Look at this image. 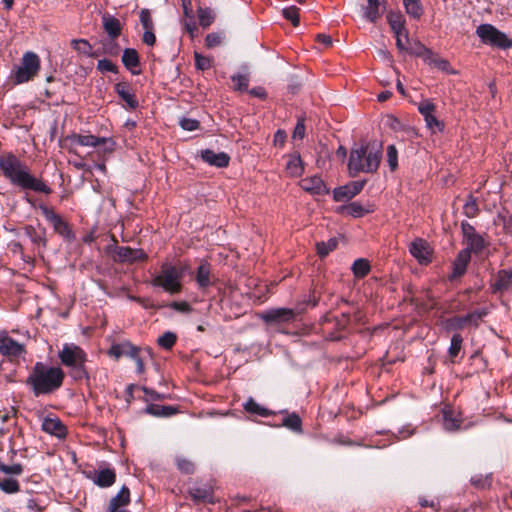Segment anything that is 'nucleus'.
Returning <instances> with one entry per match:
<instances>
[{"instance_id":"nucleus-1","label":"nucleus","mask_w":512,"mask_h":512,"mask_svg":"<svg viewBox=\"0 0 512 512\" xmlns=\"http://www.w3.org/2000/svg\"><path fill=\"white\" fill-rule=\"evenodd\" d=\"M0 170L13 184L22 189L49 194L51 189L41 180L30 174L28 167L14 155L0 157Z\"/></svg>"},{"instance_id":"nucleus-2","label":"nucleus","mask_w":512,"mask_h":512,"mask_svg":"<svg viewBox=\"0 0 512 512\" xmlns=\"http://www.w3.org/2000/svg\"><path fill=\"white\" fill-rule=\"evenodd\" d=\"M382 158V144L373 141L351 149L348 169L351 175L377 171Z\"/></svg>"},{"instance_id":"nucleus-3","label":"nucleus","mask_w":512,"mask_h":512,"mask_svg":"<svg viewBox=\"0 0 512 512\" xmlns=\"http://www.w3.org/2000/svg\"><path fill=\"white\" fill-rule=\"evenodd\" d=\"M64 372L59 367H52L37 362L27 378L35 396L49 394L61 387Z\"/></svg>"},{"instance_id":"nucleus-4","label":"nucleus","mask_w":512,"mask_h":512,"mask_svg":"<svg viewBox=\"0 0 512 512\" xmlns=\"http://www.w3.org/2000/svg\"><path fill=\"white\" fill-rule=\"evenodd\" d=\"M58 357L74 379L80 380L87 377L85 369L87 355L81 347L74 343H65L58 352Z\"/></svg>"},{"instance_id":"nucleus-5","label":"nucleus","mask_w":512,"mask_h":512,"mask_svg":"<svg viewBox=\"0 0 512 512\" xmlns=\"http://www.w3.org/2000/svg\"><path fill=\"white\" fill-rule=\"evenodd\" d=\"M183 271L170 263H163L160 272L153 277L151 284L160 287L170 294H177L182 288Z\"/></svg>"},{"instance_id":"nucleus-6","label":"nucleus","mask_w":512,"mask_h":512,"mask_svg":"<svg viewBox=\"0 0 512 512\" xmlns=\"http://www.w3.org/2000/svg\"><path fill=\"white\" fill-rule=\"evenodd\" d=\"M40 70V58L32 52L27 51L23 54L21 62L12 71V80L14 84H23L32 80Z\"/></svg>"},{"instance_id":"nucleus-7","label":"nucleus","mask_w":512,"mask_h":512,"mask_svg":"<svg viewBox=\"0 0 512 512\" xmlns=\"http://www.w3.org/2000/svg\"><path fill=\"white\" fill-rule=\"evenodd\" d=\"M476 35L485 45L507 49L512 47V40L492 24H481L476 29Z\"/></svg>"},{"instance_id":"nucleus-8","label":"nucleus","mask_w":512,"mask_h":512,"mask_svg":"<svg viewBox=\"0 0 512 512\" xmlns=\"http://www.w3.org/2000/svg\"><path fill=\"white\" fill-rule=\"evenodd\" d=\"M25 353L23 344L15 341L6 333L0 335V354L8 358H19Z\"/></svg>"},{"instance_id":"nucleus-9","label":"nucleus","mask_w":512,"mask_h":512,"mask_svg":"<svg viewBox=\"0 0 512 512\" xmlns=\"http://www.w3.org/2000/svg\"><path fill=\"white\" fill-rule=\"evenodd\" d=\"M39 209L41 210L45 219L53 225L56 233L66 238L71 236V231L68 228V225L64 222L60 215L56 214L52 209L45 205H40Z\"/></svg>"},{"instance_id":"nucleus-10","label":"nucleus","mask_w":512,"mask_h":512,"mask_svg":"<svg viewBox=\"0 0 512 512\" xmlns=\"http://www.w3.org/2000/svg\"><path fill=\"white\" fill-rule=\"evenodd\" d=\"M365 185V181H353L346 185L335 188L333 198L337 202H344L359 194Z\"/></svg>"},{"instance_id":"nucleus-11","label":"nucleus","mask_w":512,"mask_h":512,"mask_svg":"<svg viewBox=\"0 0 512 512\" xmlns=\"http://www.w3.org/2000/svg\"><path fill=\"white\" fill-rule=\"evenodd\" d=\"M188 493L196 503H214L213 488L210 484L195 483L189 487Z\"/></svg>"},{"instance_id":"nucleus-12","label":"nucleus","mask_w":512,"mask_h":512,"mask_svg":"<svg viewBox=\"0 0 512 512\" xmlns=\"http://www.w3.org/2000/svg\"><path fill=\"white\" fill-rule=\"evenodd\" d=\"M410 253L420 264H427L431 261L432 250L429 244L423 239H416L410 245Z\"/></svg>"},{"instance_id":"nucleus-13","label":"nucleus","mask_w":512,"mask_h":512,"mask_svg":"<svg viewBox=\"0 0 512 512\" xmlns=\"http://www.w3.org/2000/svg\"><path fill=\"white\" fill-rule=\"evenodd\" d=\"M294 317V311L288 308L270 309L262 314V319L267 323H287Z\"/></svg>"},{"instance_id":"nucleus-14","label":"nucleus","mask_w":512,"mask_h":512,"mask_svg":"<svg viewBox=\"0 0 512 512\" xmlns=\"http://www.w3.org/2000/svg\"><path fill=\"white\" fill-rule=\"evenodd\" d=\"M146 257V254L140 249H132L130 247H119L115 246L113 248V258L114 260L120 262H134L137 260H142Z\"/></svg>"},{"instance_id":"nucleus-15","label":"nucleus","mask_w":512,"mask_h":512,"mask_svg":"<svg viewBox=\"0 0 512 512\" xmlns=\"http://www.w3.org/2000/svg\"><path fill=\"white\" fill-rule=\"evenodd\" d=\"M462 420L460 414L449 406L442 409V426L445 431L453 432L460 428Z\"/></svg>"},{"instance_id":"nucleus-16","label":"nucleus","mask_w":512,"mask_h":512,"mask_svg":"<svg viewBox=\"0 0 512 512\" xmlns=\"http://www.w3.org/2000/svg\"><path fill=\"white\" fill-rule=\"evenodd\" d=\"M300 186L303 190L311 194L323 195L328 193V189L323 180L317 175L302 179Z\"/></svg>"},{"instance_id":"nucleus-17","label":"nucleus","mask_w":512,"mask_h":512,"mask_svg":"<svg viewBox=\"0 0 512 512\" xmlns=\"http://www.w3.org/2000/svg\"><path fill=\"white\" fill-rule=\"evenodd\" d=\"M387 21L394 35H404L405 41L410 43L409 33L405 27V20L401 13L393 11L389 12L387 15Z\"/></svg>"},{"instance_id":"nucleus-18","label":"nucleus","mask_w":512,"mask_h":512,"mask_svg":"<svg viewBox=\"0 0 512 512\" xmlns=\"http://www.w3.org/2000/svg\"><path fill=\"white\" fill-rule=\"evenodd\" d=\"M201 158L204 162L218 168L226 167L229 164V156L225 152H215L210 149L202 151Z\"/></svg>"},{"instance_id":"nucleus-19","label":"nucleus","mask_w":512,"mask_h":512,"mask_svg":"<svg viewBox=\"0 0 512 512\" xmlns=\"http://www.w3.org/2000/svg\"><path fill=\"white\" fill-rule=\"evenodd\" d=\"M42 429L48 434L62 438L66 435V427L59 418L46 417L42 421Z\"/></svg>"},{"instance_id":"nucleus-20","label":"nucleus","mask_w":512,"mask_h":512,"mask_svg":"<svg viewBox=\"0 0 512 512\" xmlns=\"http://www.w3.org/2000/svg\"><path fill=\"white\" fill-rule=\"evenodd\" d=\"M90 478L99 487H109L115 482L116 474L113 469L103 468L95 471Z\"/></svg>"},{"instance_id":"nucleus-21","label":"nucleus","mask_w":512,"mask_h":512,"mask_svg":"<svg viewBox=\"0 0 512 512\" xmlns=\"http://www.w3.org/2000/svg\"><path fill=\"white\" fill-rule=\"evenodd\" d=\"M385 0H367V6L365 7L364 17L374 23L385 11Z\"/></svg>"},{"instance_id":"nucleus-22","label":"nucleus","mask_w":512,"mask_h":512,"mask_svg":"<svg viewBox=\"0 0 512 512\" xmlns=\"http://www.w3.org/2000/svg\"><path fill=\"white\" fill-rule=\"evenodd\" d=\"M139 353V350L136 346H133L129 342L119 343L112 345L109 350V354L115 358H120L122 356H128L130 358H136V355Z\"/></svg>"},{"instance_id":"nucleus-23","label":"nucleus","mask_w":512,"mask_h":512,"mask_svg":"<svg viewBox=\"0 0 512 512\" xmlns=\"http://www.w3.org/2000/svg\"><path fill=\"white\" fill-rule=\"evenodd\" d=\"M471 255H469L468 251L461 250L454 263H453V272L451 278H457L462 276L467 269V265L470 261Z\"/></svg>"},{"instance_id":"nucleus-24","label":"nucleus","mask_w":512,"mask_h":512,"mask_svg":"<svg viewBox=\"0 0 512 512\" xmlns=\"http://www.w3.org/2000/svg\"><path fill=\"white\" fill-rule=\"evenodd\" d=\"M115 90L119 97L125 101L127 106L130 109H135L138 107V101L135 95L130 91L128 84L126 83H118L115 85Z\"/></svg>"},{"instance_id":"nucleus-25","label":"nucleus","mask_w":512,"mask_h":512,"mask_svg":"<svg viewBox=\"0 0 512 512\" xmlns=\"http://www.w3.org/2000/svg\"><path fill=\"white\" fill-rule=\"evenodd\" d=\"M285 169L287 174L291 177H298L303 173V163L298 153H293L288 156Z\"/></svg>"},{"instance_id":"nucleus-26","label":"nucleus","mask_w":512,"mask_h":512,"mask_svg":"<svg viewBox=\"0 0 512 512\" xmlns=\"http://www.w3.org/2000/svg\"><path fill=\"white\" fill-rule=\"evenodd\" d=\"M144 412L154 417H170L177 412V409L174 406L149 404Z\"/></svg>"},{"instance_id":"nucleus-27","label":"nucleus","mask_w":512,"mask_h":512,"mask_svg":"<svg viewBox=\"0 0 512 512\" xmlns=\"http://www.w3.org/2000/svg\"><path fill=\"white\" fill-rule=\"evenodd\" d=\"M25 235L31 240V242L37 246H46L45 229H37L32 225H27L24 228Z\"/></svg>"},{"instance_id":"nucleus-28","label":"nucleus","mask_w":512,"mask_h":512,"mask_svg":"<svg viewBox=\"0 0 512 512\" xmlns=\"http://www.w3.org/2000/svg\"><path fill=\"white\" fill-rule=\"evenodd\" d=\"M338 211L350 215L352 217L358 218L362 217L366 213H369L371 209L369 208V206H363L359 202H351L346 206H341L338 209Z\"/></svg>"},{"instance_id":"nucleus-29","label":"nucleus","mask_w":512,"mask_h":512,"mask_svg":"<svg viewBox=\"0 0 512 512\" xmlns=\"http://www.w3.org/2000/svg\"><path fill=\"white\" fill-rule=\"evenodd\" d=\"M103 20V26L107 34L112 38L115 39L119 36L121 32V25L118 19H116L113 16L110 15H104L102 17Z\"/></svg>"},{"instance_id":"nucleus-30","label":"nucleus","mask_w":512,"mask_h":512,"mask_svg":"<svg viewBox=\"0 0 512 512\" xmlns=\"http://www.w3.org/2000/svg\"><path fill=\"white\" fill-rule=\"evenodd\" d=\"M130 501V492L129 489L125 486L121 488V490L117 493L115 497H113L110 501L109 510L115 509H125L124 507Z\"/></svg>"},{"instance_id":"nucleus-31","label":"nucleus","mask_w":512,"mask_h":512,"mask_svg":"<svg viewBox=\"0 0 512 512\" xmlns=\"http://www.w3.org/2000/svg\"><path fill=\"white\" fill-rule=\"evenodd\" d=\"M512 285V270L500 271L498 273L497 279L493 284L494 291H503L508 289Z\"/></svg>"},{"instance_id":"nucleus-32","label":"nucleus","mask_w":512,"mask_h":512,"mask_svg":"<svg viewBox=\"0 0 512 512\" xmlns=\"http://www.w3.org/2000/svg\"><path fill=\"white\" fill-rule=\"evenodd\" d=\"M71 45L78 53L88 57H97L99 55L98 52L93 51L92 46L85 39H74L71 41Z\"/></svg>"},{"instance_id":"nucleus-33","label":"nucleus","mask_w":512,"mask_h":512,"mask_svg":"<svg viewBox=\"0 0 512 512\" xmlns=\"http://www.w3.org/2000/svg\"><path fill=\"white\" fill-rule=\"evenodd\" d=\"M122 63L134 73L133 69L139 65V56L136 50L131 48L125 49L122 55Z\"/></svg>"},{"instance_id":"nucleus-34","label":"nucleus","mask_w":512,"mask_h":512,"mask_svg":"<svg viewBox=\"0 0 512 512\" xmlns=\"http://www.w3.org/2000/svg\"><path fill=\"white\" fill-rule=\"evenodd\" d=\"M196 281L199 288L204 289L211 285L210 269L208 265L201 264L197 269Z\"/></svg>"},{"instance_id":"nucleus-35","label":"nucleus","mask_w":512,"mask_h":512,"mask_svg":"<svg viewBox=\"0 0 512 512\" xmlns=\"http://www.w3.org/2000/svg\"><path fill=\"white\" fill-rule=\"evenodd\" d=\"M74 142L87 147H97L101 145V142H104V137H98L95 135H76L74 137Z\"/></svg>"},{"instance_id":"nucleus-36","label":"nucleus","mask_w":512,"mask_h":512,"mask_svg":"<svg viewBox=\"0 0 512 512\" xmlns=\"http://www.w3.org/2000/svg\"><path fill=\"white\" fill-rule=\"evenodd\" d=\"M405 11L411 17L418 19L423 13V8L419 0H403Z\"/></svg>"},{"instance_id":"nucleus-37","label":"nucleus","mask_w":512,"mask_h":512,"mask_svg":"<svg viewBox=\"0 0 512 512\" xmlns=\"http://www.w3.org/2000/svg\"><path fill=\"white\" fill-rule=\"evenodd\" d=\"M353 274L357 278H362L366 276L370 271V264L369 262L364 258H359L354 261L352 267H351Z\"/></svg>"},{"instance_id":"nucleus-38","label":"nucleus","mask_w":512,"mask_h":512,"mask_svg":"<svg viewBox=\"0 0 512 512\" xmlns=\"http://www.w3.org/2000/svg\"><path fill=\"white\" fill-rule=\"evenodd\" d=\"M466 243L467 247L463 251H468L469 255L471 252L479 253L485 246L484 240L479 234L466 239Z\"/></svg>"},{"instance_id":"nucleus-39","label":"nucleus","mask_w":512,"mask_h":512,"mask_svg":"<svg viewBox=\"0 0 512 512\" xmlns=\"http://www.w3.org/2000/svg\"><path fill=\"white\" fill-rule=\"evenodd\" d=\"M197 13L199 23L203 28L210 26L215 19V13L210 8H198Z\"/></svg>"},{"instance_id":"nucleus-40","label":"nucleus","mask_w":512,"mask_h":512,"mask_svg":"<svg viewBox=\"0 0 512 512\" xmlns=\"http://www.w3.org/2000/svg\"><path fill=\"white\" fill-rule=\"evenodd\" d=\"M244 409L247 412H249V413L257 414V415L262 416V417H267V416H269L271 414V412L268 409L260 406L252 398H249L245 402Z\"/></svg>"},{"instance_id":"nucleus-41","label":"nucleus","mask_w":512,"mask_h":512,"mask_svg":"<svg viewBox=\"0 0 512 512\" xmlns=\"http://www.w3.org/2000/svg\"><path fill=\"white\" fill-rule=\"evenodd\" d=\"M0 489L7 494H13L19 491V483L14 478L0 479Z\"/></svg>"},{"instance_id":"nucleus-42","label":"nucleus","mask_w":512,"mask_h":512,"mask_svg":"<svg viewBox=\"0 0 512 512\" xmlns=\"http://www.w3.org/2000/svg\"><path fill=\"white\" fill-rule=\"evenodd\" d=\"M283 426L288 429L300 432L301 431V419L296 413H291L283 419Z\"/></svg>"},{"instance_id":"nucleus-43","label":"nucleus","mask_w":512,"mask_h":512,"mask_svg":"<svg viewBox=\"0 0 512 512\" xmlns=\"http://www.w3.org/2000/svg\"><path fill=\"white\" fill-rule=\"evenodd\" d=\"M337 247V239L331 238L327 242L317 243V252L321 257L327 256Z\"/></svg>"},{"instance_id":"nucleus-44","label":"nucleus","mask_w":512,"mask_h":512,"mask_svg":"<svg viewBox=\"0 0 512 512\" xmlns=\"http://www.w3.org/2000/svg\"><path fill=\"white\" fill-rule=\"evenodd\" d=\"M463 338L460 334H454L451 338L450 347L448 349L449 356L451 358L456 357L462 347Z\"/></svg>"},{"instance_id":"nucleus-45","label":"nucleus","mask_w":512,"mask_h":512,"mask_svg":"<svg viewBox=\"0 0 512 512\" xmlns=\"http://www.w3.org/2000/svg\"><path fill=\"white\" fill-rule=\"evenodd\" d=\"M426 49L427 48L421 42L410 39V43H408V49H406L404 53H409L417 57H422Z\"/></svg>"},{"instance_id":"nucleus-46","label":"nucleus","mask_w":512,"mask_h":512,"mask_svg":"<svg viewBox=\"0 0 512 512\" xmlns=\"http://www.w3.org/2000/svg\"><path fill=\"white\" fill-rule=\"evenodd\" d=\"M232 82L234 84V89L237 91H246L248 88L249 79L247 75L244 74H236L232 76Z\"/></svg>"},{"instance_id":"nucleus-47","label":"nucleus","mask_w":512,"mask_h":512,"mask_svg":"<svg viewBox=\"0 0 512 512\" xmlns=\"http://www.w3.org/2000/svg\"><path fill=\"white\" fill-rule=\"evenodd\" d=\"M387 162L391 170L398 167V152L394 145H389L386 149Z\"/></svg>"},{"instance_id":"nucleus-48","label":"nucleus","mask_w":512,"mask_h":512,"mask_svg":"<svg viewBox=\"0 0 512 512\" xmlns=\"http://www.w3.org/2000/svg\"><path fill=\"white\" fill-rule=\"evenodd\" d=\"M285 19L292 22L294 26L299 24V9L295 6H290L282 10Z\"/></svg>"},{"instance_id":"nucleus-49","label":"nucleus","mask_w":512,"mask_h":512,"mask_svg":"<svg viewBox=\"0 0 512 512\" xmlns=\"http://www.w3.org/2000/svg\"><path fill=\"white\" fill-rule=\"evenodd\" d=\"M176 335L172 332H165L163 335H161L158 340H157V343L159 344V346L165 348V349H170L176 342Z\"/></svg>"},{"instance_id":"nucleus-50","label":"nucleus","mask_w":512,"mask_h":512,"mask_svg":"<svg viewBox=\"0 0 512 512\" xmlns=\"http://www.w3.org/2000/svg\"><path fill=\"white\" fill-rule=\"evenodd\" d=\"M97 69L102 73H106V72L116 73L117 72V66L112 61H110L108 59L99 60L97 63Z\"/></svg>"},{"instance_id":"nucleus-51","label":"nucleus","mask_w":512,"mask_h":512,"mask_svg":"<svg viewBox=\"0 0 512 512\" xmlns=\"http://www.w3.org/2000/svg\"><path fill=\"white\" fill-rule=\"evenodd\" d=\"M419 112L425 117L426 115H432L435 111V105L430 100H422L418 105Z\"/></svg>"},{"instance_id":"nucleus-52","label":"nucleus","mask_w":512,"mask_h":512,"mask_svg":"<svg viewBox=\"0 0 512 512\" xmlns=\"http://www.w3.org/2000/svg\"><path fill=\"white\" fill-rule=\"evenodd\" d=\"M140 22L145 30L153 29V21L151 18L150 11L148 9H142L140 11Z\"/></svg>"},{"instance_id":"nucleus-53","label":"nucleus","mask_w":512,"mask_h":512,"mask_svg":"<svg viewBox=\"0 0 512 512\" xmlns=\"http://www.w3.org/2000/svg\"><path fill=\"white\" fill-rule=\"evenodd\" d=\"M179 124L186 131H194L199 127V121L192 118H182Z\"/></svg>"},{"instance_id":"nucleus-54","label":"nucleus","mask_w":512,"mask_h":512,"mask_svg":"<svg viewBox=\"0 0 512 512\" xmlns=\"http://www.w3.org/2000/svg\"><path fill=\"white\" fill-rule=\"evenodd\" d=\"M195 65L200 70H207L211 67V60L199 53H195Z\"/></svg>"},{"instance_id":"nucleus-55","label":"nucleus","mask_w":512,"mask_h":512,"mask_svg":"<svg viewBox=\"0 0 512 512\" xmlns=\"http://www.w3.org/2000/svg\"><path fill=\"white\" fill-rule=\"evenodd\" d=\"M0 471L9 475H20L22 473V466L20 464L13 465H0Z\"/></svg>"},{"instance_id":"nucleus-56","label":"nucleus","mask_w":512,"mask_h":512,"mask_svg":"<svg viewBox=\"0 0 512 512\" xmlns=\"http://www.w3.org/2000/svg\"><path fill=\"white\" fill-rule=\"evenodd\" d=\"M478 212V207L474 199H470L464 205V213L467 217L472 218Z\"/></svg>"},{"instance_id":"nucleus-57","label":"nucleus","mask_w":512,"mask_h":512,"mask_svg":"<svg viewBox=\"0 0 512 512\" xmlns=\"http://www.w3.org/2000/svg\"><path fill=\"white\" fill-rule=\"evenodd\" d=\"M222 37L220 34L211 33L205 38V43L208 48H212L221 44Z\"/></svg>"},{"instance_id":"nucleus-58","label":"nucleus","mask_w":512,"mask_h":512,"mask_svg":"<svg viewBox=\"0 0 512 512\" xmlns=\"http://www.w3.org/2000/svg\"><path fill=\"white\" fill-rule=\"evenodd\" d=\"M177 467L180 471L186 474L192 473L194 471L193 464L186 459H177Z\"/></svg>"},{"instance_id":"nucleus-59","label":"nucleus","mask_w":512,"mask_h":512,"mask_svg":"<svg viewBox=\"0 0 512 512\" xmlns=\"http://www.w3.org/2000/svg\"><path fill=\"white\" fill-rule=\"evenodd\" d=\"M433 66L438 68L439 70L444 71L449 74L455 73V71L450 67L449 62L446 59H443L441 57H439L437 59V61L435 62V64Z\"/></svg>"},{"instance_id":"nucleus-60","label":"nucleus","mask_w":512,"mask_h":512,"mask_svg":"<svg viewBox=\"0 0 512 512\" xmlns=\"http://www.w3.org/2000/svg\"><path fill=\"white\" fill-rule=\"evenodd\" d=\"M468 324L467 317H456L448 322V327L453 329H460L463 328L465 325Z\"/></svg>"},{"instance_id":"nucleus-61","label":"nucleus","mask_w":512,"mask_h":512,"mask_svg":"<svg viewBox=\"0 0 512 512\" xmlns=\"http://www.w3.org/2000/svg\"><path fill=\"white\" fill-rule=\"evenodd\" d=\"M485 315H486L485 311H475V312H472V313L466 315L468 324L477 325L478 322L481 320V318Z\"/></svg>"},{"instance_id":"nucleus-62","label":"nucleus","mask_w":512,"mask_h":512,"mask_svg":"<svg viewBox=\"0 0 512 512\" xmlns=\"http://www.w3.org/2000/svg\"><path fill=\"white\" fill-rule=\"evenodd\" d=\"M170 307L181 313H189L191 311V306L185 301L172 302Z\"/></svg>"},{"instance_id":"nucleus-63","label":"nucleus","mask_w":512,"mask_h":512,"mask_svg":"<svg viewBox=\"0 0 512 512\" xmlns=\"http://www.w3.org/2000/svg\"><path fill=\"white\" fill-rule=\"evenodd\" d=\"M305 135V125L303 120H299L298 123L295 126L294 132H293V138L294 139H303Z\"/></svg>"},{"instance_id":"nucleus-64","label":"nucleus","mask_w":512,"mask_h":512,"mask_svg":"<svg viewBox=\"0 0 512 512\" xmlns=\"http://www.w3.org/2000/svg\"><path fill=\"white\" fill-rule=\"evenodd\" d=\"M104 153H110L115 148V142L111 138H105L104 142H101V145L98 146Z\"/></svg>"}]
</instances>
